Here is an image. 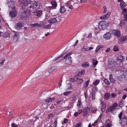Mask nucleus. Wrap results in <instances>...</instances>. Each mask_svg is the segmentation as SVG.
Wrapping results in <instances>:
<instances>
[{
  "label": "nucleus",
  "instance_id": "4",
  "mask_svg": "<svg viewBox=\"0 0 127 127\" xmlns=\"http://www.w3.org/2000/svg\"><path fill=\"white\" fill-rule=\"evenodd\" d=\"M19 1L21 4L22 7L24 8L25 6L27 5L28 4L31 3L30 0H19Z\"/></svg>",
  "mask_w": 127,
  "mask_h": 127
},
{
  "label": "nucleus",
  "instance_id": "27",
  "mask_svg": "<svg viewBox=\"0 0 127 127\" xmlns=\"http://www.w3.org/2000/svg\"><path fill=\"white\" fill-rule=\"evenodd\" d=\"M89 63L87 62H84L82 64V66L83 67H87L89 66Z\"/></svg>",
  "mask_w": 127,
  "mask_h": 127
},
{
  "label": "nucleus",
  "instance_id": "25",
  "mask_svg": "<svg viewBox=\"0 0 127 127\" xmlns=\"http://www.w3.org/2000/svg\"><path fill=\"white\" fill-rule=\"evenodd\" d=\"M117 106V104L116 102H115L112 105V106H110V108L112 109V111L115 110V108Z\"/></svg>",
  "mask_w": 127,
  "mask_h": 127
},
{
  "label": "nucleus",
  "instance_id": "47",
  "mask_svg": "<svg viewBox=\"0 0 127 127\" xmlns=\"http://www.w3.org/2000/svg\"><path fill=\"white\" fill-rule=\"evenodd\" d=\"M104 81L105 83L107 85H109L110 84V82L109 81L106 79H104Z\"/></svg>",
  "mask_w": 127,
  "mask_h": 127
},
{
  "label": "nucleus",
  "instance_id": "43",
  "mask_svg": "<svg viewBox=\"0 0 127 127\" xmlns=\"http://www.w3.org/2000/svg\"><path fill=\"white\" fill-rule=\"evenodd\" d=\"M77 80L78 84H80L83 82V81L82 79H78Z\"/></svg>",
  "mask_w": 127,
  "mask_h": 127
},
{
  "label": "nucleus",
  "instance_id": "42",
  "mask_svg": "<svg viewBox=\"0 0 127 127\" xmlns=\"http://www.w3.org/2000/svg\"><path fill=\"white\" fill-rule=\"evenodd\" d=\"M71 93V91L66 92L63 93V94L65 96H67Z\"/></svg>",
  "mask_w": 127,
  "mask_h": 127
},
{
  "label": "nucleus",
  "instance_id": "31",
  "mask_svg": "<svg viewBox=\"0 0 127 127\" xmlns=\"http://www.w3.org/2000/svg\"><path fill=\"white\" fill-rule=\"evenodd\" d=\"M93 64L94 67L97 64L98 62L97 60H95L94 59H93L92 60Z\"/></svg>",
  "mask_w": 127,
  "mask_h": 127
},
{
  "label": "nucleus",
  "instance_id": "44",
  "mask_svg": "<svg viewBox=\"0 0 127 127\" xmlns=\"http://www.w3.org/2000/svg\"><path fill=\"white\" fill-rule=\"evenodd\" d=\"M95 95L94 93H93L92 94V99L93 100L95 99Z\"/></svg>",
  "mask_w": 127,
  "mask_h": 127
},
{
  "label": "nucleus",
  "instance_id": "60",
  "mask_svg": "<svg viewBox=\"0 0 127 127\" xmlns=\"http://www.w3.org/2000/svg\"><path fill=\"white\" fill-rule=\"evenodd\" d=\"M62 101V100L61 99H58V100L57 101V104H59Z\"/></svg>",
  "mask_w": 127,
  "mask_h": 127
},
{
  "label": "nucleus",
  "instance_id": "62",
  "mask_svg": "<svg viewBox=\"0 0 127 127\" xmlns=\"http://www.w3.org/2000/svg\"><path fill=\"white\" fill-rule=\"evenodd\" d=\"M48 7L50 9H55L56 8V7L54 6H49Z\"/></svg>",
  "mask_w": 127,
  "mask_h": 127
},
{
  "label": "nucleus",
  "instance_id": "41",
  "mask_svg": "<svg viewBox=\"0 0 127 127\" xmlns=\"http://www.w3.org/2000/svg\"><path fill=\"white\" fill-rule=\"evenodd\" d=\"M53 115L52 114H49L48 116V118L50 119H51L53 118Z\"/></svg>",
  "mask_w": 127,
  "mask_h": 127
},
{
  "label": "nucleus",
  "instance_id": "50",
  "mask_svg": "<svg viewBox=\"0 0 127 127\" xmlns=\"http://www.w3.org/2000/svg\"><path fill=\"white\" fill-rule=\"evenodd\" d=\"M102 48V47L101 46H97L95 50V52H97L101 48Z\"/></svg>",
  "mask_w": 127,
  "mask_h": 127
},
{
  "label": "nucleus",
  "instance_id": "33",
  "mask_svg": "<svg viewBox=\"0 0 127 127\" xmlns=\"http://www.w3.org/2000/svg\"><path fill=\"white\" fill-rule=\"evenodd\" d=\"M89 80H88L87 81H85L84 83V85L83 86V87L84 88L87 87L89 85Z\"/></svg>",
  "mask_w": 127,
  "mask_h": 127
},
{
  "label": "nucleus",
  "instance_id": "19",
  "mask_svg": "<svg viewBox=\"0 0 127 127\" xmlns=\"http://www.w3.org/2000/svg\"><path fill=\"white\" fill-rule=\"evenodd\" d=\"M112 32L116 36L119 37L120 36V32L119 31L113 30L112 31Z\"/></svg>",
  "mask_w": 127,
  "mask_h": 127
},
{
  "label": "nucleus",
  "instance_id": "63",
  "mask_svg": "<svg viewBox=\"0 0 127 127\" xmlns=\"http://www.w3.org/2000/svg\"><path fill=\"white\" fill-rule=\"evenodd\" d=\"M70 5V3L69 2H67L66 3H65V5L68 7V6Z\"/></svg>",
  "mask_w": 127,
  "mask_h": 127
},
{
  "label": "nucleus",
  "instance_id": "18",
  "mask_svg": "<svg viewBox=\"0 0 127 127\" xmlns=\"http://www.w3.org/2000/svg\"><path fill=\"white\" fill-rule=\"evenodd\" d=\"M11 33L9 31H7L4 33L2 35L4 38H6L10 37V35Z\"/></svg>",
  "mask_w": 127,
  "mask_h": 127
},
{
  "label": "nucleus",
  "instance_id": "59",
  "mask_svg": "<svg viewBox=\"0 0 127 127\" xmlns=\"http://www.w3.org/2000/svg\"><path fill=\"white\" fill-rule=\"evenodd\" d=\"M111 111H112V109H111V108H110V107L106 110V113H108Z\"/></svg>",
  "mask_w": 127,
  "mask_h": 127
},
{
  "label": "nucleus",
  "instance_id": "34",
  "mask_svg": "<svg viewBox=\"0 0 127 127\" xmlns=\"http://www.w3.org/2000/svg\"><path fill=\"white\" fill-rule=\"evenodd\" d=\"M117 59L118 61H122L123 59V57L121 55H119L117 58Z\"/></svg>",
  "mask_w": 127,
  "mask_h": 127
},
{
  "label": "nucleus",
  "instance_id": "51",
  "mask_svg": "<svg viewBox=\"0 0 127 127\" xmlns=\"http://www.w3.org/2000/svg\"><path fill=\"white\" fill-rule=\"evenodd\" d=\"M125 22L123 20H122L120 22V25L121 26H122L123 25H124L125 24Z\"/></svg>",
  "mask_w": 127,
  "mask_h": 127
},
{
  "label": "nucleus",
  "instance_id": "49",
  "mask_svg": "<svg viewBox=\"0 0 127 127\" xmlns=\"http://www.w3.org/2000/svg\"><path fill=\"white\" fill-rule=\"evenodd\" d=\"M77 105L79 106H83L81 100H78Z\"/></svg>",
  "mask_w": 127,
  "mask_h": 127
},
{
  "label": "nucleus",
  "instance_id": "7",
  "mask_svg": "<svg viewBox=\"0 0 127 127\" xmlns=\"http://www.w3.org/2000/svg\"><path fill=\"white\" fill-rule=\"evenodd\" d=\"M24 23L22 22H19L15 26V28L17 29H19L24 26Z\"/></svg>",
  "mask_w": 127,
  "mask_h": 127
},
{
  "label": "nucleus",
  "instance_id": "55",
  "mask_svg": "<svg viewBox=\"0 0 127 127\" xmlns=\"http://www.w3.org/2000/svg\"><path fill=\"white\" fill-rule=\"evenodd\" d=\"M124 18L125 20L127 21V14H124Z\"/></svg>",
  "mask_w": 127,
  "mask_h": 127
},
{
  "label": "nucleus",
  "instance_id": "29",
  "mask_svg": "<svg viewBox=\"0 0 127 127\" xmlns=\"http://www.w3.org/2000/svg\"><path fill=\"white\" fill-rule=\"evenodd\" d=\"M110 96V94L109 93H106L104 95V98L105 99L107 100L109 97Z\"/></svg>",
  "mask_w": 127,
  "mask_h": 127
},
{
  "label": "nucleus",
  "instance_id": "56",
  "mask_svg": "<svg viewBox=\"0 0 127 127\" xmlns=\"http://www.w3.org/2000/svg\"><path fill=\"white\" fill-rule=\"evenodd\" d=\"M57 124V120H55L53 124L54 127H56Z\"/></svg>",
  "mask_w": 127,
  "mask_h": 127
},
{
  "label": "nucleus",
  "instance_id": "61",
  "mask_svg": "<svg viewBox=\"0 0 127 127\" xmlns=\"http://www.w3.org/2000/svg\"><path fill=\"white\" fill-rule=\"evenodd\" d=\"M92 37V33H90L88 35V36L87 38H91Z\"/></svg>",
  "mask_w": 127,
  "mask_h": 127
},
{
  "label": "nucleus",
  "instance_id": "38",
  "mask_svg": "<svg viewBox=\"0 0 127 127\" xmlns=\"http://www.w3.org/2000/svg\"><path fill=\"white\" fill-rule=\"evenodd\" d=\"M97 109L96 108L93 107L91 108V110L94 113H95Z\"/></svg>",
  "mask_w": 127,
  "mask_h": 127
},
{
  "label": "nucleus",
  "instance_id": "16",
  "mask_svg": "<svg viewBox=\"0 0 127 127\" xmlns=\"http://www.w3.org/2000/svg\"><path fill=\"white\" fill-rule=\"evenodd\" d=\"M111 35V33L109 32H108L104 35L103 37L106 39H108L110 38Z\"/></svg>",
  "mask_w": 127,
  "mask_h": 127
},
{
  "label": "nucleus",
  "instance_id": "36",
  "mask_svg": "<svg viewBox=\"0 0 127 127\" xmlns=\"http://www.w3.org/2000/svg\"><path fill=\"white\" fill-rule=\"evenodd\" d=\"M76 76L74 77L73 78H71L70 79V81L72 82H73L77 80V78Z\"/></svg>",
  "mask_w": 127,
  "mask_h": 127
},
{
  "label": "nucleus",
  "instance_id": "48",
  "mask_svg": "<svg viewBox=\"0 0 127 127\" xmlns=\"http://www.w3.org/2000/svg\"><path fill=\"white\" fill-rule=\"evenodd\" d=\"M85 73V71L84 70H82L80 71L79 73V75H82Z\"/></svg>",
  "mask_w": 127,
  "mask_h": 127
},
{
  "label": "nucleus",
  "instance_id": "40",
  "mask_svg": "<svg viewBox=\"0 0 127 127\" xmlns=\"http://www.w3.org/2000/svg\"><path fill=\"white\" fill-rule=\"evenodd\" d=\"M122 121L125 122L127 121V118L126 117V116H123L122 118Z\"/></svg>",
  "mask_w": 127,
  "mask_h": 127
},
{
  "label": "nucleus",
  "instance_id": "35",
  "mask_svg": "<svg viewBox=\"0 0 127 127\" xmlns=\"http://www.w3.org/2000/svg\"><path fill=\"white\" fill-rule=\"evenodd\" d=\"M118 46L117 45H115L113 49V50L114 51H117L118 50Z\"/></svg>",
  "mask_w": 127,
  "mask_h": 127
},
{
  "label": "nucleus",
  "instance_id": "1",
  "mask_svg": "<svg viewBox=\"0 0 127 127\" xmlns=\"http://www.w3.org/2000/svg\"><path fill=\"white\" fill-rule=\"evenodd\" d=\"M110 22L108 21H101L98 24V28L101 30H103L106 28V26H109Z\"/></svg>",
  "mask_w": 127,
  "mask_h": 127
},
{
  "label": "nucleus",
  "instance_id": "39",
  "mask_svg": "<svg viewBox=\"0 0 127 127\" xmlns=\"http://www.w3.org/2000/svg\"><path fill=\"white\" fill-rule=\"evenodd\" d=\"M99 80H97L94 83V85L96 86L99 83Z\"/></svg>",
  "mask_w": 127,
  "mask_h": 127
},
{
  "label": "nucleus",
  "instance_id": "2",
  "mask_svg": "<svg viewBox=\"0 0 127 127\" xmlns=\"http://www.w3.org/2000/svg\"><path fill=\"white\" fill-rule=\"evenodd\" d=\"M30 11L26 9L21 13V17L22 19H25V18L29 17L30 16Z\"/></svg>",
  "mask_w": 127,
  "mask_h": 127
},
{
  "label": "nucleus",
  "instance_id": "54",
  "mask_svg": "<svg viewBox=\"0 0 127 127\" xmlns=\"http://www.w3.org/2000/svg\"><path fill=\"white\" fill-rule=\"evenodd\" d=\"M56 107V104L54 105L52 104V105L50 107V108L52 109L53 108H55Z\"/></svg>",
  "mask_w": 127,
  "mask_h": 127
},
{
  "label": "nucleus",
  "instance_id": "30",
  "mask_svg": "<svg viewBox=\"0 0 127 127\" xmlns=\"http://www.w3.org/2000/svg\"><path fill=\"white\" fill-rule=\"evenodd\" d=\"M83 112L82 110H78L77 112H75L74 114V115L75 116L77 117L78 115L82 113Z\"/></svg>",
  "mask_w": 127,
  "mask_h": 127
},
{
  "label": "nucleus",
  "instance_id": "21",
  "mask_svg": "<svg viewBox=\"0 0 127 127\" xmlns=\"http://www.w3.org/2000/svg\"><path fill=\"white\" fill-rule=\"evenodd\" d=\"M30 25L31 27H36L41 28V25L38 23L31 24H30Z\"/></svg>",
  "mask_w": 127,
  "mask_h": 127
},
{
  "label": "nucleus",
  "instance_id": "52",
  "mask_svg": "<svg viewBox=\"0 0 127 127\" xmlns=\"http://www.w3.org/2000/svg\"><path fill=\"white\" fill-rule=\"evenodd\" d=\"M122 114L123 113L122 112H121L118 115L119 117L121 120L122 119Z\"/></svg>",
  "mask_w": 127,
  "mask_h": 127
},
{
  "label": "nucleus",
  "instance_id": "58",
  "mask_svg": "<svg viewBox=\"0 0 127 127\" xmlns=\"http://www.w3.org/2000/svg\"><path fill=\"white\" fill-rule=\"evenodd\" d=\"M4 61V60H2L0 63V67H1L3 65Z\"/></svg>",
  "mask_w": 127,
  "mask_h": 127
},
{
  "label": "nucleus",
  "instance_id": "53",
  "mask_svg": "<svg viewBox=\"0 0 127 127\" xmlns=\"http://www.w3.org/2000/svg\"><path fill=\"white\" fill-rule=\"evenodd\" d=\"M81 123H80L75 125V127H81Z\"/></svg>",
  "mask_w": 127,
  "mask_h": 127
},
{
  "label": "nucleus",
  "instance_id": "11",
  "mask_svg": "<svg viewBox=\"0 0 127 127\" xmlns=\"http://www.w3.org/2000/svg\"><path fill=\"white\" fill-rule=\"evenodd\" d=\"M112 121L109 119L106 120L105 122V127H111Z\"/></svg>",
  "mask_w": 127,
  "mask_h": 127
},
{
  "label": "nucleus",
  "instance_id": "9",
  "mask_svg": "<svg viewBox=\"0 0 127 127\" xmlns=\"http://www.w3.org/2000/svg\"><path fill=\"white\" fill-rule=\"evenodd\" d=\"M56 18H54L52 19H50L48 21V22L49 23L52 24L59 21Z\"/></svg>",
  "mask_w": 127,
  "mask_h": 127
},
{
  "label": "nucleus",
  "instance_id": "64",
  "mask_svg": "<svg viewBox=\"0 0 127 127\" xmlns=\"http://www.w3.org/2000/svg\"><path fill=\"white\" fill-rule=\"evenodd\" d=\"M103 8L104 10V11L103 12V13H104L106 12L107 9L106 8V7L104 6L103 7Z\"/></svg>",
  "mask_w": 127,
  "mask_h": 127
},
{
  "label": "nucleus",
  "instance_id": "10",
  "mask_svg": "<svg viewBox=\"0 0 127 127\" xmlns=\"http://www.w3.org/2000/svg\"><path fill=\"white\" fill-rule=\"evenodd\" d=\"M110 14L111 13L109 12L106 15L100 17V19L104 20L107 19L109 17Z\"/></svg>",
  "mask_w": 127,
  "mask_h": 127
},
{
  "label": "nucleus",
  "instance_id": "22",
  "mask_svg": "<svg viewBox=\"0 0 127 127\" xmlns=\"http://www.w3.org/2000/svg\"><path fill=\"white\" fill-rule=\"evenodd\" d=\"M57 68V66H54L50 68L48 70V72L49 73L52 72L55 70H56Z\"/></svg>",
  "mask_w": 127,
  "mask_h": 127
},
{
  "label": "nucleus",
  "instance_id": "6",
  "mask_svg": "<svg viewBox=\"0 0 127 127\" xmlns=\"http://www.w3.org/2000/svg\"><path fill=\"white\" fill-rule=\"evenodd\" d=\"M19 34L18 32H14V35L13 39L14 42H16L18 40L19 38Z\"/></svg>",
  "mask_w": 127,
  "mask_h": 127
},
{
  "label": "nucleus",
  "instance_id": "45",
  "mask_svg": "<svg viewBox=\"0 0 127 127\" xmlns=\"http://www.w3.org/2000/svg\"><path fill=\"white\" fill-rule=\"evenodd\" d=\"M71 54H72V53L71 52H69V53H68L67 54H66V55L64 56V59L65 58H67L68 56H69L70 55H71Z\"/></svg>",
  "mask_w": 127,
  "mask_h": 127
},
{
  "label": "nucleus",
  "instance_id": "32",
  "mask_svg": "<svg viewBox=\"0 0 127 127\" xmlns=\"http://www.w3.org/2000/svg\"><path fill=\"white\" fill-rule=\"evenodd\" d=\"M51 26V24H49L47 25H44L43 26L42 28L44 29H50Z\"/></svg>",
  "mask_w": 127,
  "mask_h": 127
},
{
  "label": "nucleus",
  "instance_id": "57",
  "mask_svg": "<svg viewBox=\"0 0 127 127\" xmlns=\"http://www.w3.org/2000/svg\"><path fill=\"white\" fill-rule=\"evenodd\" d=\"M77 105L78 107V110L80 109L81 110H82V106L80 105L79 106Z\"/></svg>",
  "mask_w": 127,
  "mask_h": 127
},
{
  "label": "nucleus",
  "instance_id": "17",
  "mask_svg": "<svg viewBox=\"0 0 127 127\" xmlns=\"http://www.w3.org/2000/svg\"><path fill=\"white\" fill-rule=\"evenodd\" d=\"M55 99V98H51L50 97H49L45 100L44 102V103L48 105L49 102H52Z\"/></svg>",
  "mask_w": 127,
  "mask_h": 127
},
{
  "label": "nucleus",
  "instance_id": "26",
  "mask_svg": "<svg viewBox=\"0 0 127 127\" xmlns=\"http://www.w3.org/2000/svg\"><path fill=\"white\" fill-rule=\"evenodd\" d=\"M109 79L111 82L114 83L115 82V80L113 78L112 75L111 74L109 76Z\"/></svg>",
  "mask_w": 127,
  "mask_h": 127
},
{
  "label": "nucleus",
  "instance_id": "15",
  "mask_svg": "<svg viewBox=\"0 0 127 127\" xmlns=\"http://www.w3.org/2000/svg\"><path fill=\"white\" fill-rule=\"evenodd\" d=\"M65 64H72V62L71 60V57H69L66 58L65 61Z\"/></svg>",
  "mask_w": 127,
  "mask_h": 127
},
{
  "label": "nucleus",
  "instance_id": "28",
  "mask_svg": "<svg viewBox=\"0 0 127 127\" xmlns=\"http://www.w3.org/2000/svg\"><path fill=\"white\" fill-rule=\"evenodd\" d=\"M50 3L52 6L56 7L57 6V3L55 0H52L51 1Z\"/></svg>",
  "mask_w": 127,
  "mask_h": 127
},
{
  "label": "nucleus",
  "instance_id": "8",
  "mask_svg": "<svg viewBox=\"0 0 127 127\" xmlns=\"http://www.w3.org/2000/svg\"><path fill=\"white\" fill-rule=\"evenodd\" d=\"M101 106V110L102 112H104L105 110L106 104L103 102H101L100 103Z\"/></svg>",
  "mask_w": 127,
  "mask_h": 127
},
{
  "label": "nucleus",
  "instance_id": "37",
  "mask_svg": "<svg viewBox=\"0 0 127 127\" xmlns=\"http://www.w3.org/2000/svg\"><path fill=\"white\" fill-rule=\"evenodd\" d=\"M123 10V15L127 14V9L125 8H122Z\"/></svg>",
  "mask_w": 127,
  "mask_h": 127
},
{
  "label": "nucleus",
  "instance_id": "46",
  "mask_svg": "<svg viewBox=\"0 0 127 127\" xmlns=\"http://www.w3.org/2000/svg\"><path fill=\"white\" fill-rule=\"evenodd\" d=\"M121 39L122 41H124L125 40H127V36H125L121 38Z\"/></svg>",
  "mask_w": 127,
  "mask_h": 127
},
{
  "label": "nucleus",
  "instance_id": "20",
  "mask_svg": "<svg viewBox=\"0 0 127 127\" xmlns=\"http://www.w3.org/2000/svg\"><path fill=\"white\" fill-rule=\"evenodd\" d=\"M125 75L123 74L117 77V79L120 81H122L125 78Z\"/></svg>",
  "mask_w": 127,
  "mask_h": 127
},
{
  "label": "nucleus",
  "instance_id": "12",
  "mask_svg": "<svg viewBox=\"0 0 127 127\" xmlns=\"http://www.w3.org/2000/svg\"><path fill=\"white\" fill-rule=\"evenodd\" d=\"M90 111V109L89 107H87L85 108L83 111V116L85 117Z\"/></svg>",
  "mask_w": 127,
  "mask_h": 127
},
{
  "label": "nucleus",
  "instance_id": "23",
  "mask_svg": "<svg viewBox=\"0 0 127 127\" xmlns=\"http://www.w3.org/2000/svg\"><path fill=\"white\" fill-rule=\"evenodd\" d=\"M34 15L38 17H40L42 14V11L41 10H38L34 12Z\"/></svg>",
  "mask_w": 127,
  "mask_h": 127
},
{
  "label": "nucleus",
  "instance_id": "14",
  "mask_svg": "<svg viewBox=\"0 0 127 127\" xmlns=\"http://www.w3.org/2000/svg\"><path fill=\"white\" fill-rule=\"evenodd\" d=\"M8 6L10 7L14 3L15 1L13 0H8L7 2Z\"/></svg>",
  "mask_w": 127,
  "mask_h": 127
},
{
  "label": "nucleus",
  "instance_id": "3",
  "mask_svg": "<svg viewBox=\"0 0 127 127\" xmlns=\"http://www.w3.org/2000/svg\"><path fill=\"white\" fill-rule=\"evenodd\" d=\"M40 3L39 2H34L33 3L29 5L28 7L29 9H32L33 10H36L39 7Z\"/></svg>",
  "mask_w": 127,
  "mask_h": 127
},
{
  "label": "nucleus",
  "instance_id": "13",
  "mask_svg": "<svg viewBox=\"0 0 127 127\" xmlns=\"http://www.w3.org/2000/svg\"><path fill=\"white\" fill-rule=\"evenodd\" d=\"M116 63L114 62L110 61L108 64V66L110 68H113L115 66Z\"/></svg>",
  "mask_w": 127,
  "mask_h": 127
},
{
  "label": "nucleus",
  "instance_id": "5",
  "mask_svg": "<svg viewBox=\"0 0 127 127\" xmlns=\"http://www.w3.org/2000/svg\"><path fill=\"white\" fill-rule=\"evenodd\" d=\"M12 11L9 13L10 16L12 17H15L17 13L16 9L15 7H13L12 8Z\"/></svg>",
  "mask_w": 127,
  "mask_h": 127
},
{
  "label": "nucleus",
  "instance_id": "24",
  "mask_svg": "<svg viewBox=\"0 0 127 127\" xmlns=\"http://www.w3.org/2000/svg\"><path fill=\"white\" fill-rule=\"evenodd\" d=\"M66 11V9L64 6H61L60 9L61 13H64Z\"/></svg>",
  "mask_w": 127,
  "mask_h": 127
}]
</instances>
